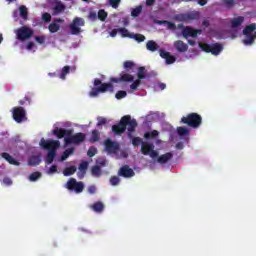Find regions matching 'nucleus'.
<instances>
[{
	"mask_svg": "<svg viewBox=\"0 0 256 256\" xmlns=\"http://www.w3.org/2000/svg\"><path fill=\"white\" fill-rule=\"evenodd\" d=\"M127 129L128 133H133L137 129V120L132 119L131 115L123 116L118 124L112 126V132L115 135H122Z\"/></svg>",
	"mask_w": 256,
	"mask_h": 256,
	"instance_id": "nucleus-1",
	"label": "nucleus"
},
{
	"mask_svg": "<svg viewBox=\"0 0 256 256\" xmlns=\"http://www.w3.org/2000/svg\"><path fill=\"white\" fill-rule=\"evenodd\" d=\"M40 146L48 151L46 156V163L47 165H51V163L55 161V157L57 156V149L61 147V142L59 140H45V138H42L40 140Z\"/></svg>",
	"mask_w": 256,
	"mask_h": 256,
	"instance_id": "nucleus-2",
	"label": "nucleus"
},
{
	"mask_svg": "<svg viewBox=\"0 0 256 256\" xmlns=\"http://www.w3.org/2000/svg\"><path fill=\"white\" fill-rule=\"evenodd\" d=\"M94 87L96 88H92L89 92L91 97H98L99 93H107V91H109V93H113L114 91V87L111 83H103L99 78L94 80Z\"/></svg>",
	"mask_w": 256,
	"mask_h": 256,
	"instance_id": "nucleus-3",
	"label": "nucleus"
},
{
	"mask_svg": "<svg viewBox=\"0 0 256 256\" xmlns=\"http://www.w3.org/2000/svg\"><path fill=\"white\" fill-rule=\"evenodd\" d=\"M180 123H182L183 125H187L188 127H192V129H197L201 127V123H203V118L198 113L193 112L182 117Z\"/></svg>",
	"mask_w": 256,
	"mask_h": 256,
	"instance_id": "nucleus-4",
	"label": "nucleus"
},
{
	"mask_svg": "<svg viewBox=\"0 0 256 256\" xmlns=\"http://www.w3.org/2000/svg\"><path fill=\"white\" fill-rule=\"evenodd\" d=\"M66 189H68V191H74V193H83V190L85 189V184L80 181L77 182V179L75 178H70L66 185H65Z\"/></svg>",
	"mask_w": 256,
	"mask_h": 256,
	"instance_id": "nucleus-5",
	"label": "nucleus"
},
{
	"mask_svg": "<svg viewBox=\"0 0 256 256\" xmlns=\"http://www.w3.org/2000/svg\"><path fill=\"white\" fill-rule=\"evenodd\" d=\"M34 33L33 29L22 26L16 30V39H18V41H27V39L33 37Z\"/></svg>",
	"mask_w": 256,
	"mask_h": 256,
	"instance_id": "nucleus-6",
	"label": "nucleus"
},
{
	"mask_svg": "<svg viewBox=\"0 0 256 256\" xmlns=\"http://www.w3.org/2000/svg\"><path fill=\"white\" fill-rule=\"evenodd\" d=\"M141 153L142 155H149L151 159H155L159 157V152L155 150V145L149 142H142L141 146Z\"/></svg>",
	"mask_w": 256,
	"mask_h": 256,
	"instance_id": "nucleus-7",
	"label": "nucleus"
},
{
	"mask_svg": "<svg viewBox=\"0 0 256 256\" xmlns=\"http://www.w3.org/2000/svg\"><path fill=\"white\" fill-rule=\"evenodd\" d=\"M86 135L84 133L78 132L76 134H71L64 138V145H80L85 141Z\"/></svg>",
	"mask_w": 256,
	"mask_h": 256,
	"instance_id": "nucleus-8",
	"label": "nucleus"
},
{
	"mask_svg": "<svg viewBox=\"0 0 256 256\" xmlns=\"http://www.w3.org/2000/svg\"><path fill=\"white\" fill-rule=\"evenodd\" d=\"M12 117L16 123H23V121H27V112L21 106L14 107L12 109Z\"/></svg>",
	"mask_w": 256,
	"mask_h": 256,
	"instance_id": "nucleus-9",
	"label": "nucleus"
},
{
	"mask_svg": "<svg viewBox=\"0 0 256 256\" xmlns=\"http://www.w3.org/2000/svg\"><path fill=\"white\" fill-rule=\"evenodd\" d=\"M81 27H85V20L79 17L74 18L70 24L71 35H79Z\"/></svg>",
	"mask_w": 256,
	"mask_h": 256,
	"instance_id": "nucleus-10",
	"label": "nucleus"
},
{
	"mask_svg": "<svg viewBox=\"0 0 256 256\" xmlns=\"http://www.w3.org/2000/svg\"><path fill=\"white\" fill-rule=\"evenodd\" d=\"M105 145V150L110 154V155H117L119 152L120 146L119 143L113 142L111 139H107L104 142Z\"/></svg>",
	"mask_w": 256,
	"mask_h": 256,
	"instance_id": "nucleus-11",
	"label": "nucleus"
},
{
	"mask_svg": "<svg viewBox=\"0 0 256 256\" xmlns=\"http://www.w3.org/2000/svg\"><path fill=\"white\" fill-rule=\"evenodd\" d=\"M52 133L57 139H63V137H70V135H73V129L56 127L53 129Z\"/></svg>",
	"mask_w": 256,
	"mask_h": 256,
	"instance_id": "nucleus-12",
	"label": "nucleus"
},
{
	"mask_svg": "<svg viewBox=\"0 0 256 256\" xmlns=\"http://www.w3.org/2000/svg\"><path fill=\"white\" fill-rule=\"evenodd\" d=\"M203 33V30L201 29H194L192 27L187 26L182 30V35L184 39H189V37H197V35H201Z\"/></svg>",
	"mask_w": 256,
	"mask_h": 256,
	"instance_id": "nucleus-13",
	"label": "nucleus"
},
{
	"mask_svg": "<svg viewBox=\"0 0 256 256\" xmlns=\"http://www.w3.org/2000/svg\"><path fill=\"white\" fill-rule=\"evenodd\" d=\"M118 176L124 177V179H129L135 177V171H133L129 165H124L118 170Z\"/></svg>",
	"mask_w": 256,
	"mask_h": 256,
	"instance_id": "nucleus-14",
	"label": "nucleus"
},
{
	"mask_svg": "<svg viewBox=\"0 0 256 256\" xmlns=\"http://www.w3.org/2000/svg\"><path fill=\"white\" fill-rule=\"evenodd\" d=\"M174 48L176 51H178V53H186V51L189 50V45L182 40H177L174 42Z\"/></svg>",
	"mask_w": 256,
	"mask_h": 256,
	"instance_id": "nucleus-15",
	"label": "nucleus"
},
{
	"mask_svg": "<svg viewBox=\"0 0 256 256\" xmlns=\"http://www.w3.org/2000/svg\"><path fill=\"white\" fill-rule=\"evenodd\" d=\"M63 21L64 20L62 18L54 19V21L48 26L50 33H57V31L61 29V26H59L57 23H63Z\"/></svg>",
	"mask_w": 256,
	"mask_h": 256,
	"instance_id": "nucleus-16",
	"label": "nucleus"
},
{
	"mask_svg": "<svg viewBox=\"0 0 256 256\" xmlns=\"http://www.w3.org/2000/svg\"><path fill=\"white\" fill-rule=\"evenodd\" d=\"M1 157L3 159H5V161H8V163L10 165H15L16 167H19L21 165V163L19 161H17L15 158H13V156H11L9 153L7 152H3L1 154Z\"/></svg>",
	"mask_w": 256,
	"mask_h": 256,
	"instance_id": "nucleus-17",
	"label": "nucleus"
},
{
	"mask_svg": "<svg viewBox=\"0 0 256 256\" xmlns=\"http://www.w3.org/2000/svg\"><path fill=\"white\" fill-rule=\"evenodd\" d=\"M89 208L92 209L94 213H103V211H105V204H103L101 201H97L90 205Z\"/></svg>",
	"mask_w": 256,
	"mask_h": 256,
	"instance_id": "nucleus-18",
	"label": "nucleus"
},
{
	"mask_svg": "<svg viewBox=\"0 0 256 256\" xmlns=\"http://www.w3.org/2000/svg\"><path fill=\"white\" fill-rule=\"evenodd\" d=\"M173 159V154L171 152H167L158 157L157 161L161 165H165V163H169Z\"/></svg>",
	"mask_w": 256,
	"mask_h": 256,
	"instance_id": "nucleus-19",
	"label": "nucleus"
},
{
	"mask_svg": "<svg viewBox=\"0 0 256 256\" xmlns=\"http://www.w3.org/2000/svg\"><path fill=\"white\" fill-rule=\"evenodd\" d=\"M243 21H245V17H243V16H238L236 18H233L231 20L232 29H235L237 27H241V25H243Z\"/></svg>",
	"mask_w": 256,
	"mask_h": 256,
	"instance_id": "nucleus-20",
	"label": "nucleus"
},
{
	"mask_svg": "<svg viewBox=\"0 0 256 256\" xmlns=\"http://www.w3.org/2000/svg\"><path fill=\"white\" fill-rule=\"evenodd\" d=\"M146 49L148 51H151L152 53H155V51H157L159 49V44H157V42H155L153 40H149L146 43Z\"/></svg>",
	"mask_w": 256,
	"mask_h": 256,
	"instance_id": "nucleus-21",
	"label": "nucleus"
},
{
	"mask_svg": "<svg viewBox=\"0 0 256 256\" xmlns=\"http://www.w3.org/2000/svg\"><path fill=\"white\" fill-rule=\"evenodd\" d=\"M223 51V45L219 43L212 44L210 53L212 55H219Z\"/></svg>",
	"mask_w": 256,
	"mask_h": 256,
	"instance_id": "nucleus-22",
	"label": "nucleus"
},
{
	"mask_svg": "<svg viewBox=\"0 0 256 256\" xmlns=\"http://www.w3.org/2000/svg\"><path fill=\"white\" fill-rule=\"evenodd\" d=\"M76 171H77V167L75 166L66 167L63 170V175L64 177H71V175H75Z\"/></svg>",
	"mask_w": 256,
	"mask_h": 256,
	"instance_id": "nucleus-23",
	"label": "nucleus"
},
{
	"mask_svg": "<svg viewBox=\"0 0 256 256\" xmlns=\"http://www.w3.org/2000/svg\"><path fill=\"white\" fill-rule=\"evenodd\" d=\"M256 30V24H249L243 30V35L249 36L253 35V31Z\"/></svg>",
	"mask_w": 256,
	"mask_h": 256,
	"instance_id": "nucleus-24",
	"label": "nucleus"
},
{
	"mask_svg": "<svg viewBox=\"0 0 256 256\" xmlns=\"http://www.w3.org/2000/svg\"><path fill=\"white\" fill-rule=\"evenodd\" d=\"M70 71H71V66H64L62 68V71H61L60 75H59V78L62 79V80H65L67 75H69Z\"/></svg>",
	"mask_w": 256,
	"mask_h": 256,
	"instance_id": "nucleus-25",
	"label": "nucleus"
},
{
	"mask_svg": "<svg viewBox=\"0 0 256 256\" xmlns=\"http://www.w3.org/2000/svg\"><path fill=\"white\" fill-rule=\"evenodd\" d=\"M74 151H75L74 148H68V149H66V150L63 152L62 156H61V161H66V159H69V156H70V155H73Z\"/></svg>",
	"mask_w": 256,
	"mask_h": 256,
	"instance_id": "nucleus-26",
	"label": "nucleus"
},
{
	"mask_svg": "<svg viewBox=\"0 0 256 256\" xmlns=\"http://www.w3.org/2000/svg\"><path fill=\"white\" fill-rule=\"evenodd\" d=\"M120 79H121V82L131 83V81H133L134 78H133V75L122 72Z\"/></svg>",
	"mask_w": 256,
	"mask_h": 256,
	"instance_id": "nucleus-27",
	"label": "nucleus"
},
{
	"mask_svg": "<svg viewBox=\"0 0 256 256\" xmlns=\"http://www.w3.org/2000/svg\"><path fill=\"white\" fill-rule=\"evenodd\" d=\"M123 67L127 72L133 71V69H135V63L133 61L127 60L124 62Z\"/></svg>",
	"mask_w": 256,
	"mask_h": 256,
	"instance_id": "nucleus-28",
	"label": "nucleus"
},
{
	"mask_svg": "<svg viewBox=\"0 0 256 256\" xmlns=\"http://www.w3.org/2000/svg\"><path fill=\"white\" fill-rule=\"evenodd\" d=\"M91 173L93 177H101V175L103 174V172L101 171V167L96 165L92 167Z\"/></svg>",
	"mask_w": 256,
	"mask_h": 256,
	"instance_id": "nucleus-29",
	"label": "nucleus"
},
{
	"mask_svg": "<svg viewBox=\"0 0 256 256\" xmlns=\"http://www.w3.org/2000/svg\"><path fill=\"white\" fill-rule=\"evenodd\" d=\"M101 135L99 134V131L93 130L91 137H90V143H97L99 141Z\"/></svg>",
	"mask_w": 256,
	"mask_h": 256,
	"instance_id": "nucleus-30",
	"label": "nucleus"
},
{
	"mask_svg": "<svg viewBox=\"0 0 256 256\" xmlns=\"http://www.w3.org/2000/svg\"><path fill=\"white\" fill-rule=\"evenodd\" d=\"M155 137H159V131L153 130L151 132H146L144 134L145 139H155Z\"/></svg>",
	"mask_w": 256,
	"mask_h": 256,
	"instance_id": "nucleus-31",
	"label": "nucleus"
},
{
	"mask_svg": "<svg viewBox=\"0 0 256 256\" xmlns=\"http://www.w3.org/2000/svg\"><path fill=\"white\" fill-rule=\"evenodd\" d=\"M177 134L179 137H185V135L189 134V130L186 127H177Z\"/></svg>",
	"mask_w": 256,
	"mask_h": 256,
	"instance_id": "nucleus-32",
	"label": "nucleus"
},
{
	"mask_svg": "<svg viewBox=\"0 0 256 256\" xmlns=\"http://www.w3.org/2000/svg\"><path fill=\"white\" fill-rule=\"evenodd\" d=\"M143 11V6L139 5L131 11V17H139Z\"/></svg>",
	"mask_w": 256,
	"mask_h": 256,
	"instance_id": "nucleus-33",
	"label": "nucleus"
},
{
	"mask_svg": "<svg viewBox=\"0 0 256 256\" xmlns=\"http://www.w3.org/2000/svg\"><path fill=\"white\" fill-rule=\"evenodd\" d=\"M246 37L247 39L243 40L244 45H253L255 43V35H248Z\"/></svg>",
	"mask_w": 256,
	"mask_h": 256,
	"instance_id": "nucleus-34",
	"label": "nucleus"
},
{
	"mask_svg": "<svg viewBox=\"0 0 256 256\" xmlns=\"http://www.w3.org/2000/svg\"><path fill=\"white\" fill-rule=\"evenodd\" d=\"M199 47L202 49V51H205V53H211L212 45L207 43H199Z\"/></svg>",
	"mask_w": 256,
	"mask_h": 256,
	"instance_id": "nucleus-35",
	"label": "nucleus"
},
{
	"mask_svg": "<svg viewBox=\"0 0 256 256\" xmlns=\"http://www.w3.org/2000/svg\"><path fill=\"white\" fill-rule=\"evenodd\" d=\"M137 78L140 81L145 79V67L141 66L138 68Z\"/></svg>",
	"mask_w": 256,
	"mask_h": 256,
	"instance_id": "nucleus-36",
	"label": "nucleus"
},
{
	"mask_svg": "<svg viewBox=\"0 0 256 256\" xmlns=\"http://www.w3.org/2000/svg\"><path fill=\"white\" fill-rule=\"evenodd\" d=\"M88 167H89V162L84 161V162H82V163L79 164L78 169H79V171H81V173H86Z\"/></svg>",
	"mask_w": 256,
	"mask_h": 256,
	"instance_id": "nucleus-37",
	"label": "nucleus"
},
{
	"mask_svg": "<svg viewBox=\"0 0 256 256\" xmlns=\"http://www.w3.org/2000/svg\"><path fill=\"white\" fill-rule=\"evenodd\" d=\"M98 19H99V21H105V19H107V12L105 11V10H103V9H100L99 11H98Z\"/></svg>",
	"mask_w": 256,
	"mask_h": 256,
	"instance_id": "nucleus-38",
	"label": "nucleus"
},
{
	"mask_svg": "<svg viewBox=\"0 0 256 256\" xmlns=\"http://www.w3.org/2000/svg\"><path fill=\"white\" fill-rule=\"evenodd\" d=\"M39 163H41V159L39 158V156L30 157L29 165H39Z\"/></svg>",
	"mask_w": 256,
	"mask_h": 256,
	"instance_id": "nucleus-39",
	"label": "nucleus"
},
{
	"mask_svg": "<svg viewBox=\"0 0 256 256\" xmlns=\"http://www.w3.org/2000/svg\"><path fill=\"white\" fill-rule=\"evenodd\" d=\"M64 10H65V4H63L62 2H57L54 7V11H57V13H61Z\"/></svg>",
	"mask_w": 256,
	"mask_h": 256,
	"instance_id": "nucleus-40",
	"label": "nucleus"
},
{
	"mask_svg": "<svg viewBox=\"0 0 256 256\" xmlns=\"http://www.w3.org/2000/svg\"><path fill=\"white\" fill-rule=\"evenodd\" d=\"M222 3L227 9H231V7L235 6V0H222Z\"/></svg>",
	"mask_w": 256,
	"mask_h": 256,
	"instance_id": "nucleus-41",
	"label": "nucleus"
},
{
	"mask_svg": "<svg viewBox=\"0 0 256 256\" xmlns=\"http://www.w3.org/2000/svg\"><path fill=\"white\" fill-rule=\"evenodd\" d=\"M119 183H121V179L118 176H112L110 178V184L115 187L117 185H119Z\"/></svg>",
	"mask_w": 256,
	"mask_h": 256,
	"instance_id": "nucleus-42",
	"label": "nucleus"
},
{
	"mask_svg": "<svg viewBox=\"0 0 256 256\" xmlns=\"http://www.w3.org/2000/svg\"><path fill=\"white\" fill-rule=\"evenodd\" d=\"M28 11L26 6H20V16L22 19H27Z\"/></svg>",
	"mask_w": 256,
	"mask_h": 256,
	"instance_id": "nucleus-43",
	"label": "nucleus"
},
{
	"mask_svg": "<svg viewBox=\"0 0 256 256\" xmlns=\"http://www.w3.org/2000/svg\"><path fill=\"white\" fill-rule=\"evenodd\" d=\"M132 144L134 145V147H137L139 145H141V147L143 146V140L140 137H134L132 139Z\"/></svg>",
	"mask_w": 256,
	"mask_h": 256,
	"instance_id": "nucleus-44",
	"label": "nucleus"
},
{
	"mask_svg": "<svg viewBox=\"0 0 256 256\" xmlns=\"http://www.w3.org/2000/svg\"><path fill=\"white\" fill-rule=\"evenodd\" d=\"M39 178H41V172H34L30 174L29 181H37Z\"/></svg>",
	"mask_w": 256,
	"mask_h": 256,
	"instance_id": "nucleus-45",
	"label": "nucleus"
},
{
	"mask_svg": "<svg viewBox=\"0 0 256 256\" xmlns=\"http://www.w3.org/2000/svg\"><path fill=\"white\" fill-rule=\"evenodd\" d=\"M167 65H173L175 61H177V58L175 56L169 54L168 57L165 59Z\"/></svg>",
	"mask_w": 256,
	"mask_h": 256,
	"instance_id": "nucleus-46",
	"label": "nucleus"
},
{
	"mask_svg": "<svg viewBox=\"0 0 256 256\" xmlns=\"http://www.w3.org/2000/svg\"><path fill=\"white\" fill-rule=\"evenodd\" d=\"M133 39H135V41H137L138 43H143V41H145V35L134 34Z\"/></svg>",
	"mask_w": 256,
	"mask_h": 256,
	"instance_id": "nucleus-47",
	"label": "nucleus"
},
{
	"mask_svg": "<svg viewBox=\"0 0 256 256\" xmlns=\"http://www.w3.org/2000/svg\"><path fill=\"white\" fill-rule=\"evenodd\" d=\"M88 157H95L97 155V148L95 147H90L87 151Z\"/></svg>",
	"mask_w": 256,
	"mask_h": 256,
	"instance_id": "nucleus-48",
	"label": "nucleus"
},
{
	"mask_svg": "<svg viewBox=\"0 0 256 256\" xmlns=\"http://www.w3.org/2000/svg\"><path fill=\"white\" fill-rule=\"evenodd\" d=\"M115 97L116 99H125V97H127V92L120 90L116 93Z\"/></svg>",
	"mask_w": 256,
	"mask_h": 256,
	"instance_id": "nucleus-49",
	"label": "nucleus"
},
{
	"mask_svg": "<svg viewBox=\"0 0 256 256\" xmlns=\"http://www.w3.org/2000/svg\"><path fill=\"white\" fill-rule=\"evenodd\" d=\"M108 2L113 9H117L119 7V3H121V0H108Z\"/></svg>",
	"mask_w": 256,
	"mask_h": 256,
	"instance_id": "nucleus-50",
	"label": "nucleus"
},
{
	"mask_svg": "<svg viewBox=\"0 0 256 256\" xmlns=\"http://www.w3.org/2000/svg\"><path fill=\"white\" fill-rule=\"evenodd\" d=\"M139 85H141V80L137 79L130 85V89H132V91H136Z\"/></svg>",
	"mask_w": 256,
	"mask_h": 256,
	"instance_id": "nucleus-51",
	"label": "nucleus"
},
{
	"mask_svg": "<svg viewBox=\"0 0 256 256\" xmlns=\"http://www.w3.org/2000/svg\"><path fill=\"white\" fill-rule=\"evenodd\" d=\"M97 17H98L97 12H95V11L89 12L88 19L90 21H97Z\"/></svg>",
	"mask_w": 256,
	"mask_h": 256,
	"instance_id": "nucleus-52",
	"label": "nucleus"
},
{
	"mask_svg": "<svg viewBox=\"0 0 256 256\" xmlns=\"http://www.w3.org/2000/svg\"><path fill=\"white\" fill-rule=\"evenodd\" d=\"M163 23L166 24L168 29H171L172 31H175V29H177V25H175V23L171 21H164Z\"/></svg>",
	"mask_w": 256,
	"mask_h": 256,
	"instance_id": "nucleus-53",
	"label": "nucleus"
},
{
	"mask_svg": "<svg viewBox=\"0 0 256 256\" xmlns=\"http://www.w3.org/2000/svg\"><path fill=\"white\" fill-rule=\"evenodd\" d=\"M96 164H97L96 166H98V167H105V165H107V160L100 158V159L96 160Z\"/></svg>",
	"mask_w": 256,
	"mask_h": 256,
	"instance_id": "nucleus-54",
	"label": "nucleus"
},
{
	"mask_svg": "<svg viewBox=\"0 0 256 256\" xmlns=\"http://www.w3.org/2000/svg\"><path fill=\"white\" fill-rule=\"evenodd\" d=\"M97 120V127H101L102 125H105L107 123V118L98 117Z\"/></svg>",
	"mask_w": 256,
	"mask_h": 256,
	"instance_id": "nucleus-55",
	"label": "nucleus"
},
{
	"mask_svg": "<svg viewBox=\"0 0 256 256\" xmlns=\"http://www.w3.org/2000/svg\"><path fill=\"white\" fill-rule=\"evenodd\" d=\"M88 193L90 195H95L97 193V187L95 185H91L88 187Z\"/></svg>",
	"mask_w": 256,
	"mask_h": 256,
	"instance_id": "nucleus-56",
	"label": "nucleus"
},
{
	"mask_svg": "<svg viewBox=\"0 0 256 256\" xmlns=\"http://www.w3.org/2000/svg\"><path fill=\"white\" fill-rule=\"evenodd\" d=\"M119 33H121L122 37H129V30L126 28H119Z\"/></svg>",
	"mask_w": 256,
	"mask_h": 256,
	"instance_id": "nucleus-57",
	"label": "nucleus"
},
{
	"mask_svg": "<svg viewBox=\"0 0 256 256\" xmlns=\"http://www.w3.org/2000/svg\"><path fill=\"white\" fill-rule=\"evenodd\" d=\"M42 19H43V21H45V23H49L50 21H51V14H49V13H44L43 15H42Z\"/></svg>",
	"mask_w": 256,
	"mask_h": 256,
	"instance_id": "nucleus-58",
	"label": "nucleus"
},
{
	"mask_svg": "<svg viewBox=\"0 0 256 256\" xmlns=\"http://www.w3.org/2000/svg\"><path fill=\"white\" fill-rule=\"evenodd\" d=\"M29 103V105H31V98L28 96H25L23 100L19 101V105H25V103Z\"/></svg>",
	"mask_w": 256,
	"mask_h": 256,
	"instance_id": "nucleus-59",
	"label": "nucleus"
},
{
	"mask_svg": "<svg viewBox=\"0 0 256 256\" xmlns=\"http://www.w3.org/2000/svg\"><path fill=\"white\" fill-rule=\"evenodd\" d=\"M47 173L48 175H53L54 173H57V165H52Z\"/></svg>",
	"mask_w": 256,
	"mask_h": 256,
	"instance_id": "nucleus-60",
	"label": "nucleus"
},
{
	"mask_svg": "<svg viewBox=\"0 0 256 256\" xmlns=\"http://www.w3.org/2000/svg\"><path fill=\"white\" fill-rule=\"evenodd\" d=\"M35 40L37 43H39L40 45H43V43H45V36H36Z\"/></svg>",
	"mask_w": 256,
	"mask_h": 256,
	"instance_id": "nucleus-61",
	"label": "nucleus"
},
{
	"mask_svg": "<svg viewBox=\"0 0 256 256\" xmlns=\"http://www.w3.org/2000/svg\"><path fill=\"white\" fill-rule=\"evenodd\" d=\"M171 53L165 51V50H160V57H162V59H167L169 57Z\"/></svg>",
	"mask_w": 256,
	"mask_h": 256,
	"instance_id": "nucleus-62",
	"label": "nucleus"
},
{
	"mask_svg": "<svg viewBox=\"0 0 256 256\" xmlns=\"http://www.w3.org/2000/svg\"><path fill=\"white\" fill-rule=\"evenodd\" d=\"M3 183H4V185H13V180H11V178H9V177H5L4 179H3Z\"/></svg>",
	"mask_w": 256,
	"mask_h": 256,
	"instance_id": "nucleus-63",
	"label": "nucleus"
},
{
	"mask_svg": "<svg viewBox=\"0 0 256 256\" xmlns=\"http://www.w3.org/2000/svg\"><path fill=\"white\" fill-rule=\"evenodd\" d=\"M117 33H119V29H113L110 32V37H117Z\"/></svg>",
	"mask_w": 256,
	"mask_h": 256,
	"instance_id": "nucleus-64",
	"label": "nucleus"
}]
</instances>
